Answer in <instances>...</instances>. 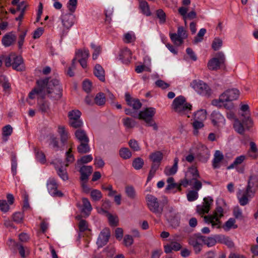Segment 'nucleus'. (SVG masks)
Masks as SVG:
<instances>
[{"label": "nucleus", "instance_id": "6", "mask_svg": "<svg viewBox=\"0 0 258 258\" xmlns=\"http://www.w3.org/2000/svg\"><path fill=\"white\" fill-rule=\"evenodd\" d=\"M239 91L236 89H228L223 93L219 98L218 100L213 101V104L219 107H226L228 105L227 102L236 100L239 97Z\"/></svg>", "mask_w": 258, "mask_h": 258}, {"label": "nucleus", "instance_id": "19", "mask_svg": "<svg viewBox=\"0 0 258 258\" xmlns=\"http://www.w3.org/2000/svg\"><path fill=\"white\" fill-rule=\"evenodd\" d=\"M224 159L223 153L219 150H216L214 154V158L212 161L213 168H219Z\"/></svg>", "mask_w": 258, "mask_h": 258}, {"label": "nucleus", "instance_id": "22", "mask_svg": "<svg viewBox=\"0 0 258 258\" xmlns=\"http://www.w3.org/2000/svg\"><path fill=\"white\" fill-rule=\"evenodd\" d=\"M16 40V36L12 33H9L3 36L2 42L5 47L12 45Z\"/></svg>", "mask_w": 258, "mask_h": 258}, {"label": "nucleus", "instance_id": "55", "mask_svg": "<svg viewBox=\"0 0 258 258\" xmlns=\"http://www.w3.org/2000/svg\"><path fill=\"white\" fill-rule=\"evenodd\" d=\"M206 33V30L205 28H202L200 30L196 37H195L194 40V43H197L199 42H201L203 39V36Z\"/></svg>", "mask_w": 258, "mask_h": 258}, {"label": "nucleus", "instance_id": "3", "mask_svg": "<svg viewBox=\"0 0 258 258\" xmlns=\"http://www.w3.org/2000/svg\"><path fill=\"white\" fill-rule=\"evenodd\" d=\"M255 177L250 176L247 185L245 189H239L236 194L238 202L240 206H244L249 204L250 200L254 196L255 190L252 189L253 184L251 180L255 179Z\"/></svg>", "mask_w": 258, "mask_h": 258}, {"label": "nucleus", "instance_id": "64", "mask_svg": "<svg viewBox=\"0 0 258 258\" xmlns=\"http://www.w3.org/2000/svg\"><path fill=\"white\" fill-rule=\"evenodd\" d=\"M108 219L110 225L113 226H117L118 224V218L116 216H113L110 214H107Z\"/></svg>", "mask_w": 258, "mask_h": 258}, {"label": "nucleus", "instance_id": "9", "mask_svg": "<svg viewBox=\"0 0 258 258\" xmlns=\"http://www.w3.org/2000/svg\"><path fill=\"white\" fill-rule=\"evenodd\" d=\"M190 87L198 94L202 95H209L211 89L209 86L204 82L200 80H194L190 85Z\"/></svg>", "mask_w": 258, "mask_h": 258}, {"label": "nucleus", "instance_id": "14", "mask_svg": "<svg viewBox=\"0 0 258 258\" xmlns=\"http://www.w3.org/2000/svg\"><path fill=\"white\" fill-rule=\"evenodd\" d=\"M213 202L210 197L205 198L202 205H199L197 207V212L200 214L208 213L210 209V206Z\"/></svg>", "mask_w": 258, "mask_h": 258}, {"label": "nucleus", "instance_id": "20", "mask_svg": "<svg viewBox=\"0 0 258 258\" xmlns=\"http://www.w3.org/2000/svg\"><path fill=\"white\" fill-rule=\"evenodd\" d=\"M178 11L179 14L182 16L183 19L192 20L197 17V13L195 11H191L187 14L188 9L186 7H180Z\"/></svg>", "mask_w": 258, "mask_h": 258}, {"label": "nucleus", "instance_id": "7", "mask_svg": "<svg viewBox=\"0 0 258 258\" xmlns=\"http://www.w3.org/2000/svg\"><path fill=\"white\" fill-rule=\"evenodd\" d=\"M156 113V109L154 107H148L140 111L138 115V118L144 120L148 126L153 127L155 131L158 130V125L153 119Z\"/></svg>", "mask_w": 258, "mask_h": 258}, {"label": "nucleus", "instance_id": "44", "mask_svg": "<svg viewBox=\"0 0 258 258\" xmlns=\"http://www.w3.org/2000/svg\"><path fill=\"white\" fill-rule=\"evenodd\" d=\"M125 192L128 198L133 200L136 196V191L132 186H126L125 188Z\"/></svg>", "mask_w": 258, "mask_h": 258}, {"label": "nucleus", "instance_id": "12", "mask_svg": "<svg viewBox=\"0 0 258 258\" xmlns=\"http://www.w3.org/2000/svg\"><path fill=\"white\" fill-rule=\"evenodd\" d=\"M204 236L195 234L190 237L188 243L193 246L196 252H199L204 242Z\"/></svg>", "mask_w": 258, "mask_h": 258}, {"label": "nucleus", "instance_id": "2", "mask_svg": "<svg viewBox=\"0 0 258 258\" xmlns=\"http://www.w3.org/2000/svg\"><path fill=\"white\" fill-rule=\"evenodd\" d=\"M226 108L228 110L227 112V117L229 119H234L233 124V128L238 134L243 135L246 131H250L254 125L253 119L248 115L245 119H242L241 122L239 119L236 118L235 113L232 110L233 108V104L230 102Z\"/></svg>", "mask_w": 258, "mask_h": 258}, {"label": "nucleus", "instance_id": "29", "mask_svg": "<svg viewBox=\"0 0 258 258\" xmlns=\"http://www.w3.org/2000/svg\"><path fill=\"white\" fill-rule=\"evenodd\" d=\"M75 136L80 142H89V138L85 131L79 129L75 132Z\"/></svg>", "mask_w": 258, "mask_h": 258}, {"label": "nucleus", "instance_id": "58", "mask_svg": "<svg viewBox=\"0 0 258 258\" xmlns=\"http://www.w3.org/2000/svg\"><path fill=\"white\" fill-rule=\"evenodd\" d=\"M199 197L198 191L190 190L187 194V199L189 202H192L196 200Z\"/></svg>", "mask_w": 258, "mask_h": 258}, {"label": "nucleus", "instance_id": "25", "mask_svg": "<svg viewBox=\"0 0 258 258\" xmlns=\"http://www.w3.org/2000/svg\"><path fill=\"white\" fill-rule=\"evenodd\" d=\"M61 22L63 27L68 30L73 25V17L70 14L62 15Z\"/></svg>", "mask_w": 258, "mask_h": 258}, {"label": "nucleus", "instance_id": "46", "mask_svg": "<svg viewBox=\"0 0 258 258\" xmlns=\"http://www.w3.org/2000/svg\"><path fill=\"white\" fill-rule=\"evenodd\" d=\"M235 220L233 218H230L225 224L223 228L226 230H229L231 228L236 229L237 225L235 224Z\"/></svg>", "mask_w": 258, "mask_h": 258}, {"label": "nucleus", "instance_id": "26", "mask_svg": "<svg viewBox=\"0 0 258 258\" xmlns=\"http://www.w3.org/2000/svg\"><path fill=\"white\" fill-rule=\"evenodd\" d=\"M178 158H175L174 164L172 166H167L165 168L164 173L166 175H171L176 173L178 168Z\"/></svg>", "mask_w": 258, "mask_h": 258}, {"label": "nucleus", "instance_id": "8", "mask_svg": "<svg viewBox=\"0 0 258 258\" xmlns=\"http://www.w3.org/2000/svg\"><path fill=\"white\" fill-rule=\"evenodd\" d=\"M146 199L148 208L150 211L160 216L163 212V207L160 205L157 198L152 195H147Z\"/></svg>", "mask_w": 258, "mask_h": 258}, {"label": "nucleus", "instance_id": "35", "mask_svg": "<svg viewBox=\"0 0 258 258\" xmlns=\"http://www.w3.org/2000/svg\"><path fill=\"white\" fill-rule=\"evenodd\" d=\"M139 7L144 15L147 16L151 15V13L150 10L149 6L147 2L145 1H140Z\"/></svg>", "mask_w": 258, "mask_h": 258}, {"label": "nucleus", "instance_id": "42", "mask_svg": "<svg viewBox=\"0 0 258 258\" xmlns=\"http://www.w3.org/2000/svg\"><path fill=\"white\" fill-rule=\"evenodd\" d=\"M81 115V112L79 110H73L70 111L68 113L69 122L80 118Z\"/></svg>", "mask_w": 258, "mask_h": 258}, {"label": "nucleus", "instance_id": "21", "mask_svg": "<svg viewBox=\"0 0 258 258\" xmlns=\"http://www.w3.org/2000/svg\"><path fill=\"white\" fill-rule=\"evenodd\" d=\"M125 101L127 104L132 107L135 110H139L142 107V103L139 99H134L131 97L130 94L126 93L125 95Z\"/></svg>", "mask_w": 258, "mask_h": 258}, {"label": "nucleus", "instance_id": "52", "mask_svg": "<svg viewBox=\"0 0 258 258\" xmlns=\"http://www.w3.org/2000/svg\"><path fill=\"white\" fill-rule=\"evenodd\" d=\"M159 164H158L153 163L152 164L147 178V182L150 181L152 179V178L154 177L156 171L159 168Z\"/></svg>", "mask_w": 258, "mask_h": 258}, {"label": "nucleus", "instance_id": "59", "mask_svg": "<svg viewBox=\"0 0 258 258\" xmlns=\"http://www.w3.org/2000/svg\"><path fill=\"white\" fill-rule=\"evenodd\" d=\"M156 15L159 19L160 24H164L166 21V14L161 9H159L156 11Z\"/></svg>", "mask_w": 258, "mask_h": 258}, {"label": "nucleus", "instance_id": "4", "mask_svg": "<svg viewBox=\"0 0 258 258\" xmlns=\"http://www.w3.org/2000/svg\"><path fill=\"white\" fill-rule=\"evenodd\" d=\"M72 152V148H70L66 152V162L67 163L64 165H63L62 160L59 159H55L52 162V164L54 165V168L57 171L58 175L63 180H66L68 179L66 167L68 166L70 163L73 162L75 160Z\"/></svg>", "mask_w": 258, "mask_h": 258}, {"label": "nucleus", "instance_id": "50", "mask_svg": "<svg viewBox=\"0 0 258 258\" xmlns=\"http://www.w3.org/2000/svg\"><path fill=\"white\" fill-rule=\"evenodd\" d=\"M119 155L123 159H126L131 157L132 153L128 148H122L119 150Z\"/></svg>", "mask_w": 258, "mask_h": 258}, {"label": "nucleus", "instance_id": "18", "mask_svg": "<svg viewBox=\"0 0 258 258\" xmlns=\"http://www.w3.org/2000/svg\"><path fill=\"white\" fill-rule=\"evenodd\" d=\"M110 234L108 229H104L101 232L97 241V244L99 247H102L107 243Z\"/></svg>", "mask_w": 258, "mask_h": 258}, {"label": "nucleus", "instance_id": "63", "mask_svg": "<svg viewBox=\"0 0 258 258\" xmlns=\"http://www.w3.org/2000/svg\"><path fill=\"white\" fill-rule=\"evenodd\" d=\"M77 5V0H69L67 4V7L69 10L73 13L76 9Z\"/></svg>", "mask_w": 258, "mask_h": 258}, {"label": "nucleus", "instance_id": "51", "mask_svg": "<svg viewBox=\"0 0 258 258\" xmlns=\"http://www.w3.org/2000/svg\"><path fill=\"white\" fill-rule=\"evenodd\" d=\"M58 132L60 136L61 141L64 143L68 139V133L63 126H59L58 128Z\"/></svg>", "mask_w": 258, "mask_h": 258}, {"label": "nucleus", "instance_id": "11", "mask_svg": "<svg viewBox=\"0 0 258 258\" xmlns=\"http://www.w3.org/2000/svg\"><path fill=\"white\" fill-rule=\"evenodd\" d=\"M225 60L224 54L222 52H218L216 57L211 59L208 62L207 66L209 70L216 71L219 69L220 66L223 64Z\"/></svg>", "mask_w": 258, "mask_h": 258}, {"label": "nucleus", "instance_id": "54", "mask_svg": "<svg viewBox=\"0 0 258 258\" xmlns=\"http://www.w3.org/2000/svg\"><path fill=\"white\" fill-rule=\"evenodd\" d=\"M192 126L194 128V134L195 135H197L198 134V130L204 127V123L203 121L196 120H194V121L192 123Z\"/></svg>", "mask_w": 258, "mask_h": 258}, {"label": "nucleus", "instance_id": "60", "mask_svg": "<svg viewBox=\"0 0 258 258\" xmlns=\"http://www.w3.org/2000/svg\"><path fill=\"white\" fill-rule=\"evenodd\" d=\"M144 165V161L141 158L135 159L133 162V166L137 170L140 169Z\"/></svg>", "mask_w": 258, "mask_h": 258}, {"label": "nucleus", "instance_id": "36", "mask_svg": "<svg viewBox=\"0 0 258 258\" xmlns=\"http://www.w3.org/2000/svg\"><path fill=\"white\" fill-rule=\"evenodd\" d=\"M168 185L166 187V190H169L172 189L177 188L179 190H181L180 185L174 182V180L173 177H169L167 180Z\"/></svg>", "mask_w": 258, "mask_h": 258}, {"label": "nucleus", "instance_id": "28", "mask_svg": "<svg viewBox=\"0 0 258 258\" xmlns=\"http://www.w3.org/2000/svg\"><path fill=\"white\" fill-rule=\"evenodd\" d=\"M94 74L100 81H105V72L103 68L99 64H96L94 68Z\"/></svg>", "mask_w": 258, "mask_h": 258}, {"label": "nucleus", "instance_id": "27", "mask_svg": "<svg viewBox=\"0 0 258 258\" xmlns=\"http://www.w3.org/2000/svg\"><path fill=\"white\" fill-rule=\"evenodd\" d=\"M12 66L13 68L17 71H22L23 69V59L21 56L15 55L13 60Z\"/></svg>", "mask_w": 258, "mask_h": 258}, {"label": "nucleus", "instance_id": "24", "mask_svg": "<svg viewBox=\"0 0 258 258\" xmlns=\"http://www.w3.org/2000/svg\"><path fill=\"white\" fill-rule=\"evenodd\" d=\"M209 157V150L206 147L202 146L201 151L198 154L197 157L200 161L205 162L208 160Z\"/></svg>", "mask_w": 258, "mask_h": 258}, {"label": "nucleus", "instance_id": "61", "mask_svg": "<svg viewBox=\"0 0 258 258\" xmlns=\"http://www.w3.org/2000/svg\"><path fill=\"white\" fill-rule=\"evenodd\" d=\"M222 40L219 38H215L212 43V48L215 50L219 49L222 45Z\"/></svg>", "mask_w": 258, "mask_h": 258}, {"label": "nucleus", "instance_id": "34", "mask_svg": "<svg viewBox=\"0 0 258 258\" xmlns=\"http://www.w3.org/2000/svg\"><path fill=\"white\" fill-rule=\"evenodd\" d=\"M76 56L78 59H88L90 53L87 49H79L76 52Z\"/></svg>", "mask_w": 258, "mask_h": 258}, {"label": "nucleus", "instance_id": "1", "mask_svg": "<svg viewBox=\"0 0 258 258\" xmlns=\"http://www.w3.org/2000/svg\"><path fill=\"white\" fill-rule=\"evenodd\" d=\"M62 87L57 79L48 78L41 79L37 81V86L30 93L31 99L37 97L43 99L46 97L54 100H58L62 96Z\"/></svg>", "mask_w": 258, "mask_h": 258}, {"label": "nucleus", "instance_id": "43", "mask_svg": "<svg viewBox=\"0 0 258 258\" xmlns=\"http://www.w3.org/2000/svg\"><path fill=\"white\" fill-rule=\"evenodd\" d=\"M189 185L192 186V188L196 191H199L202 187V183L200 181L198 180V178H192L190 179Z\"/></svg>", "mask_w": 258, "mask_h": 258}, {"label": "nucleus", "instance_id": "40", "mask_svg": "<svg viewBox=\"0 0 258 258\" xmlns=\"http://www.w3.org/2000/svg\"><path fill=\"white\" fill-rule=\"evenodd\" d=\"M81 144L78 146L77 149L78 152L81 154H85L89 152L90 150L88 142H80Z\"/></svg>", "mask_w": 258, "mask_h": 258}, {"label": "nucleus", "instance_id": "13", "mask_svg": "<svg viewBox=\"0 0 258 258\" xmlns=\"http://www.w3.org/2000/svg\"><path fill=\"white\" fill-rule=\"evenodd\" d=\"M165 214L169 222L172 227H176L179 225V216L173 207H168L167 212Z\"/></svg>", "mask_w": 258, "mask_h": 258}, {"label": "nucleus", "instance_id": "30", "mask_svg": "<svg viewBox=\"0 0 258 258\" xmlns=\"http://www.w3.org/2000/svg\"><path fill=\"white\" fill-rule=\"evenodd\" d=\"M83 202V208L82 209V212L85 214L86 216H89L90 212L92 210L91 205L87 198L82 199Z\"/></svg>", "mask_w": 258, "mask_h": 258}, {"label": "nucleus", "instance_id": "53", "mask_svg": "<svg viewBox=\"0 0 258 258\" xmlns=\"http://www.w3.org/2000/svg\"><path fill=\"white\" fill-rule=\"evenodd\" d=\"M90 196L93 201H98L102 197L101 191L98 189H93L91 190Z\"/></svg>", "mask_w": 258, "mask_h": 258}, {"label": "nucleus", "instance_id": "10", "mask_svg": "<svg viewBox=\"0 0 258 258\" xmlns=\"http://www.w3.org/2000/svg\"><path fill=\"white\" fill-rule=\"evenodd\" d=\"M223 212L222 207H217L213 215L204 217L205 221L211 223L213 227H220V218L223 215Z\"/></svg>", "mask_w": 258, "mask_h": 258}, {"label": "nucleus", "instance_id": "37", "mask_svg": "<svg viewBox=\"0 0 258 258\" xmlns=\"http://www.w3.org/2000/svg\"><path fill=\"white\" fill-rule=\"evenodd\" d=\"M93 160V157L91 155H87L82 156L78 159L75 164V166H80L83 164L88 163Z\"/></svg>", "mask_w": 258, "mask_h": 258}, {"label": "nucleus", "instance_id": "48", "mask_svg": "<svg viewBox=\"0 0 258 258\" xmlns=\"http://www.w3.org/2000/svg\"><path fill=\"white\" fill-rule=\"evenodd\" d=\"M218 236H216L215 237H206L204 236V244H206L209 247L214 246L218 241Z\"/></svg>", "mask_w": 258, "mask_h": 258}, {"label": "nucleus", "instance_id": "23", "mask_svg": "<svg viewBox=\"0 0 258 258\" xmlns=\"http://www.w3.org/2000/svg\"><path fill=\"white\" fill-rule=\"evenodd\" d=\"M132 55L131 51L127 48H124L120 51L119 57L123 62L127 63L131 61Z\"/></svg>", "mask_w": 258, "mask_h": 258}, {"label": "nucleus", "instance_id": "39", "mask_svg": "<svg viewBox=\"0 0 258 258\" xmlns=\"http://www.w3.org/2000/svg\"><path fill=\"white\" fill-rule=\"evenodd\" d=\"M170 37L173 43L176 46L181 45L184 39L176 33L170 34Z\"/></svg>", "mask_w": 258, "mask_h": 258}, {"label": "nucleus", "instance_id": "56", "mask_svg": "<svg viewBox=\"0 0 258 258\" xmlns=\"http://www.w3.org/2000/svg\"><path fill=\"white\" fill-rule=\"evenodd\" d=\"M122 120L123 125L127 128H133L136 125V121L131 118L126 117Z\"/></svg>", "mask_w": 258, "mask_h": 258}, {"label": "nucleus", "instance_id": "57", "mask_svg": "<svg viewBox=\"0 0 258 258\" xmlns=\"http://www.w3.org/2000/svg\"><path fill=\"white\" fill-rule=\"evenodd\" d=\"M92 48L94 49V52L92 54V58L94 60L97 58L98 56L99 55L101 52V47L100 46H97L94 43H92L91 44Z\"/></svg>", "mask_w": 258, "mask_h": 258}, {"label": "nucleus", "instance_id": "33", "mask_svg": "<svg viewBox=\"0 0 258 258\" xmlns=\"http://www.w3.org/2000/svg\"><path fill=\"white\" fill-rule=\"evenodd\" d=\"M207 118V112L205 109H200L194 113V119L204 121Z\"/></svg>", "mask_w": 258, "mask_h": 258}, {"label": "nucleus", "instance_id": "31", "mask_svg": "<svg viewBox=\"0 0 258 258\" xmlns=\"http://www.w3.org/2000/svg\"><path fill=\"white\" fill-rule=\"evenodd\" d=\"M245 159L246 157L244 155H241L236 157L233 162L227 167V169L230 170L233 168H237L239 165L243 162Z\"/></svg>", "mask_w": 258, "mask_h": 258}, {"label": "nucleus", "instance_id": "15", "mask_svg": "<svg viewBox=\"0 0 258 258\" xmlns=\"http://www.w3.org/2000/svg\"><path fill=\"white\" fill-rule=\"evenodd\" d=\"M47 188L49 194L55 197H61L62 194L57 190V184L55 179H49L47 183Z\"/></svg>", "mask_w": 258, "mask_h": 258}, {"label": "nucleus", "instance_id": "41", "mask_svg": "<svg viewBox=\"0 0 258 258\" xmlns=\"http://www.w3.org/2000/svg\"><path fill=\"white\" fill-rule=\"evenodd\" d=\"M94 100L95 103L98 105H104L106 101L105 95L102 93L97 94Z\"/></svg>", "mask_w": 258, "mask_h": 258}, {"label": "nucleus", "instance_id": "16", "mask_svg": "<svg viewBox=\"0 0 258 258\" xmlns=\"http://www.w3.org/2000/svg\"><path fill=\"white\" fill-rule=\"evenodd\" d=\"M76 168H80L79 172L81 173V180L82 181H87L89 176L93 171V168L91 166L81 165L80 166H76Z\"/></svg>", "mask_w": 258, "mask_h": 258}, {"label": "nucleus", "instance_id": "38", "mask_svg": "<svg viewBox=\"0 0 258 258\" xmlns=\"http://www.w3.org/2000/svg\"><path fill=\"white\" fill-rule=\"evenodd\" d=\"M150 158L154 163L159 164L163 158V154L161 152L157 151L151 154L150 156Z\"/></svg>", "mask_w": 258, "mask_h": 258}, {"label": "nucleus", "instance_id": "32", "mask_svg": "<svg viewBox=\"0 0 258 258\" xmlns=\"http://www.w3.org/2000/svg\"><path fill=\"white\" fill-rule=\"evenodd\" d=\"M10 242L12 245L16 246L18 248L19 253L21 257L24 258L26 256V253L27 254L29 253V250L27 247L25 248L22 245L16 243L14 240L12 239L10 240Z\"/></svg>", "mask_w": 258, "mask_h": 258}, {"label": "nucleus", "instance_id": "62", "mask_svg": "<svg viewBox=\"0 0 258 258\" xmlns=\"http://www.w3.org/2000/svg\"><path fill=\"white\" fill-rule=\"evenodd\" d=\"M15 53H11L9 56H7L6 57L4 56H2L3 59L5 58V65L7 67H10V66H12L13 60H14V59L15 58Z\"/></svg>", "mask_w": 258, "mask_h": 258}, {"label": "nucleus", "instance_id": "47", "mask_svg": "<svg viewBox=\"0 0 258 258\" xmlns=\"http://www.w3.org/2000/svg\"><path fill=\"white\" fill-rule=\"evenodd\" d=\"M233 214L234 217L237 219L242 220L244 218L242 211L238 206L234 208L233 210Z\"/></svg>", "mask_w": 258, "mask_h": 258}, {"label": "nucleus", "instance_id": "5", "mask_svg": "<svg viewBox=\"0 0 258 258\" xmlns=\"http://www.w3.org/2000/svg\"><path fill=\"white\" fill-rule=\"evenodd\" d=\"M172 108L173 111L179 115H187L189 117L188 114L191 110L192 105L186 101L183 96H179L174 99Z\"/></svg>", "mask_w": 258, "mask_h": 258}, {"label": "nucleus", "instance_id": "45", "mask_svg": "<svg viewBox=\"0 0 258 258\" xmlns=\"http://www.w3.org/2000/svg\"><path fill=\"white\" fill-rule=\"evenodd\" d=\"M39 110L43 113L48 112L49 110V105L47 101H41L38 103Z\"/></svg>", "mask_w": 258, "mask_h": 258}, {"label": "nucleus", "instance_id": "49", "mask_svg": "<svg viewBox=\"0 0 258 258\" xmlns=\"http://www.w3.org/2000/svg\"><path fill=\"white\" fill-rule=\"evenodd\" d=\"M217 238H218V242L223 243L229 247H232L234 245L233 242L228 237L218 236Z\"/></svg>", "mask_w": 258, "mask_h": 258}, {"label": "nucleus", "instance_id": "17", "mask_svg": "<svg viewBox=\"0 0 258 258\" xmlns=\"http://www.w3.org/2000/svg\"><path fill=\"white\" fill-rule=\"evenodd\" d=\"M211 119L214 126H221L225 124V118L219 112L213 111L211 114Z\"/></svg>", "mask_w": 258, "mask_h": 258}]
</instances>
